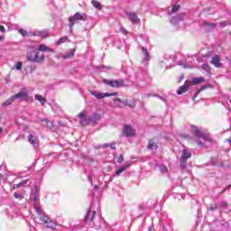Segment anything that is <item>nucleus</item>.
Returning <instances> with one entry per match:
<instances>
[{"mask_svg":"<svg viewBox=\"0 0 231 231\" xmlns=\"http://www.w3.org/2000/svg\"><path fill=\"white\" fill-rule=\"evenodd\" d=\"M201 82H205V79L204 78H194L192 79V83L193 84H201Z\"/></svg>","mask_w":231,"mask_h":231,"instance_id":"nucleus-30","label":"nucleus"},{"mask_svg":"<svg viewBox=\"0 0 231 231\" xmlns=\"http://www.w3.org/2000/svg\"><path fill=\"white\" fill-rule=\"evenodd\" d=\"M197 143L199 147H203V143H201V141H198Z\"/></svg>","mask_w":231,"mask_h":231,"instance_id":"nucleus-51","label":"nucleus"},{"mask_svg":"<svg viewBox=\"0 0 231 231\" xmlns=\"http://www.w3.org/2000/svg\"><path fill=\"white\" fill-rule=\"evenodd\" d=\"M208 210H211V211L217 210V206H210L209 208H208Z\"/></svg>","mask_w":231,"mask_h":231,"instance_id":"nucleus-45","label":"nucleus"},{"mask_svg":"<svg viewBox=\"0 0 231 231\" xmlns=\"http://www.w3.org/2000/svg\"><path fill=\"white\" fill-rule=\"evenodd\" d=\"M91 5L94 6V8H97V10H102V4L97 0H91Z\"/></svg>","mask_w":231,"mask_h":231,"instance_id":"nucleus-21","label":"nucleus"},{"mask_svg":"<svg viewBox=\"0 0 231 231\" xmlns=\"http://www.w3.org/2000/svg\"><path fill=\"white\" fill-rule=\"evenodd\" d=\"M30 35H32V37H42V39H48V37H50V31H30Z\"/></svg>","mask_w":231,"mask_h":231,"instance_id":"nucleus-7","label":"nucleus"},{"mask_svg":"<svg viewBox=\"0 0 231 231\" xmlns=\"http://www.w3.org/2000/svg\"><path fill=\"white\" fill-rule=\"evenodd\" d=\"M192 157V152L189 150H182V154L180 155V162H187L189 158Z\"/></svg>","mask_w":231,"mask_h":231,"instance_id":"nucleus-13","label":"nucleus"},{"mask_svg":"<svg viewBox=\"0 0 231 231\" xmlns=\"http://www.w3.org/2000/svg\"><path fill=\"white\" fill-rule=\"evenodd\" d=\"M127 169H129V165H125L121 167L119 170L116 171V176H120L122 172H124L125 171H127Z\"/></svg>","mask_w":231,"mask_h":231,"instance_id":"nucleus-25","label":"nucleus"},{"mask_svg":"<svg viewBox=\"0 0 231 231\" xmlns=\"http://www.w3.org/2000/svg\"><path fill=\"white\" fill-rule=\"evenodd\" d=\"M0 32H1L2 33H5V26L0 25Z\"/></svg>","mask_w":231,"mask_h":231,"instance_id":"nucleus-49","label":"nucleus"},{"mask_svg":"<svg viewBox=\"0 0 231 231\" xmlns=\"http://www.w3.org/2000/svg\"><path fill=\"white\" fill-rule=\"evenodd\" d=\"M116 143H112L110 144L111 149H114V150L116 149Z\"/></svg>","mask_w":231,"mask_h":231,"instance_id":"nucleus-48","label":"nucleus"},{"mask_svg":"<svg viewBox=\"0 0 231 231\" xmlns=\"http://www.w3.org/2000/svg\"><path fill=\"white\" fill-rule=\"evenodd\" d=\"M3 41H5V36L0 35V42H3Z\"/></svg>","mask_w":231,"mask_h":231,"instance_id":"nucleus-52","label":"nucleus"},{"mask_svg":"<svg viewBox=\"0 0 231 231\" xmlns=\"http://www.w3.org/2000/svg\"><path fill=\"white\" fill-rule=\"evenodd\" d=\"M162 101L165 102V99L162 98Z\"/></svg>","mask_w":231,"mask_h":231,"instance_id":"nucleus-62","label":"nucleus"},{"mask_svg":"<svg viewBox=\"0 0 231 231\" xmlns=\"http://www.w3.org/2000/svg\"><path fill=\"white\" fill-rule=\"evenodd\" d=\"M28 183V180H23L22 182H19L18 184L14 185V189H19L20 187H23Z\"/></svg>","mask_w":231,"mask_h":231,"instance_id":"nucleus-33","label":"nucleus"},{"mask_svg":"<svg viewBox=\"0 0 231 231\" xmlns=\"http://www.w3.org/2000/svg\"><path fill=\"white\" fill-rule=\"evenodd\" d=\"M144 97H147L149 98V97H152V94H146Z\"/></svg>","mask_w":231,"mask_h":231,"instance_id":"nucleus-55","label":"nucleus"},{"mask_svg":"<svg viewBox=\"0 0 231 231\" xmlns=\"http://www.w3.org/2000/svg\"><path fill=\"white\" fill-rule=\"evenodd\" d=\"M226 142H227L228 143H231V136H230L229 139L226 140Z\"/></svg>","mask_w":231,"mask_h":231,"instance_id":"nucleus-57","label":"nucleus"},{"mask_svg":"<svg viewBox=\"0 0 231 231\" xmlns=\"http://www.w3.org/2000/svg\"><path fill=\"white\" fill-rule=\"evenodd\" d=\"M27 138H28V142L31 143V144L33 145L34 147L39 143L37 137L33 134H30Z\"/></svg>","mask_w":231,"mask_h":231,"instance_id":"nucleus-18","label":"nucleus"},{"mask_svg":"<svg viewBox=\"0 0 231 231\" xmlns=\"http://www.w3.org/2000/svg\"><path fill=\"white\" fill-rule=\"evenodd\" d=\"M188 89H189V87L181 86L178 89L177 93H178V95H183V93H186V91H188Z\"/></svg>","mask_w":231,"mask_h":231,"instance_id":"nucleus-29","label":"nucleus"},{"mask_svg":"<svg viewBox=\"0 0 231 231\" xmlns=\"http://www.w3.org/2000/svg\"><path fill=\"white\" fill-rule=\"evenodd\" d=\"M203 89H207V87H202V88L199 90V91H203Z\"/></svg>","mask_w":231,"mask_h":231,"instance_id":"nucleus-54","label":"nucleus"},{"mask_svg":"<svg viewBox=\"0 0 231 231\" xmlns=\"http://www.w3.org/2000/svg\"><path fill=\"white\" fill-rule=\"evenodd\" d=\"M180 10V5H173L171 8V14H176Z\"/></svg>","mask_w":231,"mask_h":231,"instance_id":"nucleus-37","label":"nucleus"},{"mask_svg":"<svg viewBox=\"0 0 231 231\" xmlns=\"http://www.w3.org/2000/svg\"><path fill=\"white\" fill-rule=\"evenodd\" d=\"M183 17H185L184 14H178L176 17H174L171 21V24H176V23H178V21H183Z\"/></svg>","mask_w":231,"mask_h":231,"instance_id":"nucleus-20","label":"nucleus"},{"mask_svg":"<svg viewBox=\"0 0 231 231\" xmlns=\"http://www.w3.org/2000/svg\"><path fill=\"white\" fill-rule=\"evenodd\" d=\"M38 51L46 52L48 51L49 53H55V51L48 46L46 44H40L38 47Z\"/></svg>","mask_w":231,"mask_h":231,"instance_id":"nucleus-15","label":"nucleus"},{"mask_svg":"<svg viewBox=\"0 0 231 231\" xmlns=\"http://www.w3.org/2000/svg\"><path fill=\"white\" fill-rule=\"evenodd\" d=\"M46 226L47 228H53L55 226V223H53V221H51L50 218H49V221L48 223L46 224Z\"/></svg>","mask_w":231,"mask_h":231,"instance_id":"nucleus-36","label":"nucleus"},{"mask_svg":"<svg viewBox=\"0 0 231 231\" xmlns=\"http://www.w3.org/2000/svg\"><path fill=\"white\" fill-rule=\"evenodd\" d=\"M120 32H123L124 35H127V33H128V32L124 27L120 28Z\"/></svg>","mask_w":231,"mask_h":231,"instance_id":"nucleus-44","label":"nucleus"},{"mask_svg":"<svg viewBox=\"0 0 231 231\" xmlns=\"http://www.w3.org/2000/svg\"><path fill=\"white\" fill-rule=\"evenodd\" d=\"M78 118H79V124H81L82 125H89V124H91V120H89V117H86V110L80 112L78 116Z\"/></svg>","mask_w":231,"mask_h":231,"instance_id":"nucleus-8","label":"nucleus"},{"mask_svg":"<svg viewBox=\"0 0 231 231\" xmlns=\"http://www.w3.org/2000/svg\"><path fill=\"white\" fill-rule=\"evenodd\" d=\"M14 196L16 198V199L21 198V195H19L17 192H14Z\"/></svg>","mask_w":231,"mask_h":231,"instance_id":"nucleus-50","label":"nucleus"},{"mask_svg":"<svg viewBox=\"0 0 231 231\" xmlns=\"http://www.w3.org/2000/svg\"><path fill=\"white\" fill-rule=\"evenodd\" d=\"M199 138H201V140H204V142H212V137H210V135H206L203 133H202V136Z\"/></svg>","mask_w":231,"mask_h":231,"instance_id":"nucleus-31","label":"nucleus"},{"mask_svg":"<svg viewBox=\"0 0 231 231\" xmlns=\"http://www.w3.org/2000/svg\"><path fill=\"white\" fill-rule=\"evenodd\" d=\"M14 100H21V102H28L30 100V96L25 89L21 90L20 92L14 95Z\"/></svg>","mask_w":231,"mask_h":231,"instance_id":"nucleus-5","label":"nucleus"},{"mask_svg":"<svg viewBox=\"0 0 231 231\" xmlns=\"http://www.w3.org/2000/svg\"><path fill=\"white\" fill-rule=\"evenodd\" d=\"M35 100H38L42 104V106H44L46 104V98L42 97L41 95H35L34 96Z\"/></svg>","mask_w":231,"mask_h":231,"instance_id":"nucleus-23","label":"nucleus"},{"mask_svg":"<svg viewBox=\"0 0 231 231\" xmlns=\"http://www.w3.org/2000/svg\"><path fill=\"white\" fill-rule=\"evenodd\" d=\"M148 151H157L158 150V143L154 142V140L150 139L147 145Z\"/></svg>","mask_w":231,"mask_h":231,"instance_id":"nucleus-14","label":"nucleus"},{"mask_svg":"<svg viewBox=\"0 0 231 231\" xmlns=\"http://www.w3.org/2000/svg\"><path fill=\"white\" fill-rule=\"evenodd\" d=\"M95 216H97V211H91V209H89L85 217V221L86 223H93V226H95Z\"/></svg>","mask_w":231,"mask_h":231,"instance_id":"nucleus-10","label":"nucleus"},{"mask_svg":"<svg viewBox=\"0 0 231 231\" xmlns=\"http://www.w3.org/2000/svg\"><path fill=\"white\" fill-rule=\"evenodd\" d=\"M222 226H225V228H228V226H230V224H228V222L223 221Z\"/></svg>","mask_w":231,"mask_h":231,"instance_id":"nucleus-47","label":"nucleus"},{"mask_svg":"<svg viewBox=\"0 0 231 231\" xmlns=\"http://www.w3.org/2000/svg\"><path fill=\"white\" fill-rule=\"evenodd\" d=\"M103 147H110V145L108 143H105Z\"/></svg>","mask_w":231,"mask_h":231,"instance_id":"nucleus-56","label":"nucleus"},{"mask_svg":"<svg viewBox=\"0 0 231 231\" xmlns=\"http://www.w3.org/2000/svg\"><path fill=\"white\" fill-rule=\"evenodd\" d=\"M90 94L97 98V100H102V98H106V97H116L118 95L117 92H113V93H102V92H97V91H92Z\"/></svg>","mask_w":231,"mask_h":231,"instance_id":"nucleus-6","label":"nucleus"},{"mask_svg":"<svg viewBox=\"0 0 231 231\" xmlns=\"http://www.w3.org/2000/svg\"><path fill=\"white\" fill-rule=\"evenodd\" d=\"M34 208H35L36 214H38V216L42 215V209H41V208H39V206H37V204H34Z\"/></svg>","mask_w":231,"mask_h":231,"instance_id":"nucleus-35","label":"nucleus"},{"mask_svg":"<svg viewBox=\"0 0 231 231\" xmlns=\"http://www.w3.org/2000/svg\"><path fill=\"white\" fill-rule=\"evenodd\" d=\"M160 171H161V172H167L169 170L167 169V166L161 165Z\"/></svg>","mask_w":231,"mask_h":231,"instance_id":"nucleus-40","label":"nucleus"},{"mask_svg":"<svg viewBox=\"0 0 231 231\" xmlns=\"http://www.w3.org/2000/svg\"><path fill=\"white\" fill-rule=\"evenodd\" d=\"M126 17L133 23V24H138L140 23V18H138V14L136 13H126Z\"/></svg>","mask_w":231,"mask_h":231,"instance_id":"nucleus-11","label":"nucleus"},{"mask_svg":"<svg viewBox=\"0 0 231 231\" xmlns=\"http://www.w3.org/2000/svg\"><path fill=\"white\" fill-rule=\"evenodd\" d=\"M67 41H68V36H64V37L60 38L57 41L56 44H57V46H60V44H64V42H67Z\"/></svg>","mask_w":231,"mask_h":231,"instance_id":"nucleus-27","label":"nucleus"},{"mask_svg":"<svg viewBox=\"0 0 231 231\" xmlns=\"http://www.w3.org/2000/svg\"><path fill=\"white\" fill-rule=\"evenodd\" d=\"M228 206V203L227 202H222L219 206V208H225Z\"/></svg>","mask_w":231,"mask_h":231,"instance_id":"nucleus-42","label":"nucleus"},{"mask_svg":"<svg viewBox=\"0 0 231 231\" xmlns=\"http://www.w3.org/2000/svg\"><path fill=\"white\" fill-rule=\"evenodd\" d=\"M228 24V22H221L219 23V25L222 27V28H225V26H226Z\"/></svg>","mask_w":231,"mask_h":231,"instance_id":"nucleus-46","label":"nucleus"},{"mask_svg":"<svg viewBox=\"0 0 231 231\" xmlns=\"http://www.w3.org/2000/svg\"><path fill=\"white\" fill-rule=\"evenodd\" d=\"M122 162H124V155H119L117 157V163H122Z\"/></svg>","mask_w":231,"mask_h":231,"instance_id":"nucleus-41","label":"nucleus"},{"mask_svg":"<svg viewBox=\"0 0 231 231\" xmlns=\"http://www.w3.org/2000/svg\"><path fill=\"white\" fill-rule=\"evenodd\" d=\"M0 133H3V129L2 128H0Z\"/></svg>","mask_w":231,"mask_h":231,"instance_id":"nucleus-59","label":"nucleus"},{"mask_svg":"<svg viewBox=\"0 0 231 231\" xmlns=\"http://www.w3.org/2000/svg\"><path fill=\"white\" fill-rule=\"evenodd\" d=\"M180 168L186 169L187 168V162H180Z\"/></svg>","mask_w":231,"mask_h":231,"instance_id":"nucleus-43","label":"nucleus"},{"mask_svg":"<svg viewBox=\"0 0 231 231\" xmlns=\"http://www.w3.org/2000/svg\"><path fill=\"white\" fill-rule=\"evenodd\" d=\"M37 201H39V191L36 190L34 194V205H37Z\"/></svg>","mask_w":231,"mask_h":231,"instance_id":"nucleus-39","label":"nucleus"},{"mask_svg":"<svg viewBox=\"0 0 231 231\" xmlns=\"http://www.w3.org/2000/svg\"><path fill=\"white\" fill-rule=\"evenodd\" d=\"M46 56L44 54L40 55L39 51H32L27 53V60L29 62H35L40 64L41 62H44Z\"/></svg>","mask_w":231,"mask_h":231,"instance_id":"nucleus-1","label":"nucleus"},{"mask_svg":"<svg viewBox=\"0 0 231 231\" xmlns=\"http://www.w3.org/2000/svg\"><path fill=\"white\" fill-rule=\"evenodd\" d=\"M73 57H75V49H70L61 56V59H73Z\"/></svg>","mask_w":231,"mask_h":231,"instance_id":"nucleus-16","label":"nucleus"},{"mask_svg":"<svg viewBox=\"0 0 231 231\" xmlns=\"http://www.w3.org/2000/svg\"><path fill=\"white\" fill-rule=\"evenodd\" d=\"M211 64H213V66H215V68H220L221 67L219 55H216L212 58Z\"/></svg>","mask_w":231,"mask_h":231,"instance_id":"nucleus-17","label":"nucleus"},{"mask_svg":"<svg viewBox=\"0 0 231 231\" xmlns=\"http://www.w3.org/2000/svg\"><path fill=\"white\" fill-rule=\"evenodd\" d=\"M104 84H106V86H110V88H124L125 86V82L124 79H116V80H111V79H104L103 80Z\"/></svg>","mask_w":231,"mask_h":231,"instance_id":"nucleus-2","label":"nucleus"},{"mask_svg":"<svg viewBox=\"0 0 231 231\" xmlns=\"http://www.w3.org/2000/svg\"><path fill=\"white\" fill-rule=\"evenodd\" d=\"M202 69H204V71H206L207 73H210L211 71L210 66L206 63L202 65Z\"/></svg>","mask_w":231,"mask_h":231,"instance_id":"nucleus-34","label":"nucleus"},{"mask_svg":"<svg viewBox=\"0 0 231 231\" xmlns=\"http://www.w3.org/2000/svg\"><path fill=\"white\" fill-rule=\"evenodd\" d=\"M18 32L23 37H33V34H30V32H27V31L24 29H19Z\"/></svg>","mask_w":231,"mask_h":231,"instance_id":"nucleus-24","label":"nucleus"},{"mask_svg":"<svg viewBox=\"0 0 231 231\" xmlns=\"http://www.w3.org/2000/svg\"><path fill=\"white\" fill-rule=\"evenodd\" d=\"M14 100H15L14 96H12L5 103L2 104V106L3 107H8V106H12V104H14Z\"/></svg>","mask_w":231,"mask_h":231,"instance_id":"nucleus-19","label":"nucleus"},{"mask_svg":"<svg viewBox=\"0 0 231 231\" xmlns=\"http://www.w3.org/2000/svg\"><path fill=\"white\" fill-rule=\"evenodd\" d=\"M230 187H231V185L227 186L226 189H230ZM226 189H225L222 191V193L225 192V191L226 190Z\"/></svg>","mask_w":231,"mask_h":231,"instance_id":"nucleus-58","label":"nucleus"},{"mask_svg":"<svg viewBox=\"0 0 231 231\" xmlns=\"http://www.w3.org/2000/svg\"><path fill=\"white\" fill-rule=\"evenodd\" d=\"M23 68V62L18 61L15 65V69L20 70Z\"/></svg>","mask_w":231,"mask_h":231,"instance_id":"nucleus-38","label":"nucleus"},{"mask_svg":"<svg viewBox=\"0 0 231 231\" xmlns=\"http://www.w3.org/2000/svg\"><path fill=\"white\" fill-rule=\"evenodd\" d=\"M86 19H88L86 14L76 13L72 17L69 18V26L72 28L75 23L78 21H86Z\"/></svg>","mask_w":231,"mask_h":231,"instance_id":"nucleus-3","label":"nucleus"},{"mask_svg":"<svg viewBox=\"0 0 231 231\" xmlns=\"http://www.w3.org/2000/svg\"><path fill=\"white\" fill-rule=\"evenodd\" d=\"M142 51L144 55L143 60H151V56L149 55V51L144 47H142Z\"/></svg>","mask_w":231,"mask_h":231,"instance_id":"nucleus-22","label":"nucleus"},{"mask_svg":"<svg viewBox=\"0 0 231 231\" xmlns=\"http://www.w3.org/2000/svg\"><path fill=\"white\" fill-rule=\"evenodd\" d=\"M89 120H90V124L95 123V122L100 120V115L94 114V115H92V116L89 117Z\"/></svg>","mask_w":231,"mask_h":231,"instance_id":"nucleus-26","label":"nucleus"},{"mask_svg":"<svg viewBox=\"0 0 231 231\" xmlns=\"http://www.w3.org/2000/svg\"><path fill=\"white\" fill-rule=\"evenodd\" d=\"M39 219H40V221H42V223H44V225H46L48 223V221H50V218L44 214L40 215Z\"/></svg>","mask_w":231,"mask_h":231,"instance_id":"nucleus-28","label":"nucleus"},{"mask_svg":"<svg viewBox=\"0 0 231 231\" xmlns=\"http://www.w3.org/2000/svg\"><path fill=\"white\" fill-rule=\"evenodd\" d=\"M122 134L126 138H133V136H136V130H134V128L129 125H125L123 127Z\"/></svg>","mask_w":231,"mask_h":231,"instance_id":"nucleus-4","label":"nucleus"},{"mask_svg":"<svg viewBox=\"0 0 231 231\" xmlns=\"http://www.w3.org/2000/svg\"><path fill=\"white\" fill-rule=\"evenodd\" d=\"M88 180H91V177H88Z\"/></svg>","mask_w":231,"mask_h":231,"instance_id":"nucleus-60","label":"nucleus"},{"mask_svg":"<svg viewBox=\"0 0 231 231\" xmlns=\"http://www.w3.org/2000/svg\"><path fill=\"white\" fill-rule=\"evenodd\" d=\"M95 189H98V187L95 186Z\"/></svg>","mask_w":231,"mask_h":231,"instance_id":"nucleus-61","label":"nucleus"},{"mask_svg":"<svg viewBox=\"0 0 231 231\" xmlns=\"http://www.w3.org/2000/svg\"><path fill=\"white\" fill-rule=\"evenodd\" d=\"M209 26H210L211 28H216V23H210Z\"/></svg>","mask_w":231,"mask_h":231,"instance_id":"nucleus-53","label":"nucleus"},{"mask_svg":"<svg viewBox=\"0 0 231 231\" xmlns=\"http://www.w3.org/2000/svg\"><path fill=\"white\" fill-rule=\"evenodd\" d=\"M190 133L191 134H194L197 138H200V136H203V132L198 129V126L196 125H190Z\"/></svg>","mask_w":231,"mask_h":231,"instance_id":"nucleus-12","label":"nucleus"},{"mask_svg":"<svg viewBox=\"0 0 231 231\" xmlns=\"http://www.w3.org/2000/svg\"><path fill=\"white\" fill-rule=\"evenodd\" d=\"M114 102H118V104L116 105L117 107H134V106H136V103H132L129 104V102L127 101H122V99H120L119 97H116V99H114Z\"/></svg>","mask_w":231,"mask_h":231,"instance_id":"nucleus-9","label":"nucleus"},{"mask_svg":"<svg viewBox=\"0 0 231 231\" xmlns=\"http://www.w3.org/2000/svg\"><path fill=\"white\" fill-rule=\"evenodd\" d=\"M42 122H43V125H46L47 127H52L53 126V123H51L48 119H42Z\"/></svg>","mask_w":231,"mask_h":231,"instance_id":"nucleus-32","label":"nucleus"}]
</instances>
